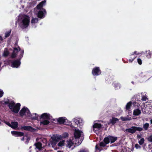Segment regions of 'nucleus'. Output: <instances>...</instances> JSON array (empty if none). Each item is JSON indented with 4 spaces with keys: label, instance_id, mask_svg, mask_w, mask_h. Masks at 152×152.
<instances>
[{
    "label": "nucleus",
    "instance_id": "obj_1",
    "mask_svg": "<svg viewBox=\"0 0 152 152\" xmlns=\"http://www.w3.org/2000/svg\"><path fill=\"white\" fill-rule=\"evenodd\" d=\"M73 124H71L70 126L72 129L74 131V133H83V131L77 128V126L81 129L83 125V119L80 118H75L73 119Z\"/></svg>",
    "mask_w": 152,
    "mask_h": 152
},
{
    "label": "nucleus",
    "instance_id": "obj_2",
    "mask_svg": "<svg viewBox=\"0 0 152 152\" xmlns=\"http://www.w3.org/2000/svg\"><path fill=\"white\" fill-rule=\"evenodd\" d=\"M83 140V136L81 134H74V137L67 141L66 146L70 148L73 144L74 142L77 145L80 144Z\"/></svg>",
    "mask_w": 152,
    "mask_h": 152
},
{
    "label": "nucleus",
    "instance_id": "obj_3",
    "mask_svg": "<svg viewBox=\"0 0 152 152\" xmlns=\"http://www.w3.org/2000/svg\"><path fill=\"white\" fill-rule=\"evenodd\" d=\"M24 51L22 50L20 51V54L19 56V59L15 60H10L8 61V63H11L12 64L11 66L13 68H18L20 64V60L23 56Z\"/></svg>",
    "mask_w": 152,
    "mask_h": 152
},
{
    "label": "nucleus",
    "instance_id": "obj_4",
    "mask_svg": "<svg viewBox=\"0 0 152 152\" xmlns=\"http://www.w3.org/2000/svg\"><path fill=\"white\" fill-rule=\"evenodd\" d=\"M20 106V103H18L15 104L14 101H12L11 102L8 107L12 112L17 113L19 111Z\"/></svg>",
    "mask_w": 152,
    "mask_h": 152
},
{
    "label": "nucleus",
    "instance_id": "obj_5",
    "mask_svg": "<svg viewBox=\"0 0 152 152\" xmlns=\"http://www.w3.org/2000/svg\"><path fill=\"white\" fill-rule=\"evenodd\" d=\"M30 20L28 18H24L19 24V25L22 29L26 28L28 26Z\"/></svg>",
    "mask_w": 152,
    "mask_h": 152
},
{
    "label": "nucleus",
    "instance_id": "obj_6",
    "mask_svg": "<svg viewBox=\"0 0 152 152\" xmlns=\"http://www.w3.org/2000/svg\"><path fill=\"white\" fill-rule=\"evenodd\" d=\"M102 125L100 124L95 123L93 126V129L94 132H99L103 129Z\"/></svg>",
    "mask_w": 152,
    "mask_h": 152
},
{
    "label": "nucleus",
    "instance_id": "obj_7",
    "mask_svg": "<svg viewBox=\"0 0 152 152\" xmlns=\"http://www.w3.org/2000/svg\"><path fill=\"white\" fill-rule=\"evenodd\" d=\"M20 115L23 117L25 115L27 114L28 116H30L31 115V113L28 109L25 107H23L20 110L19 112Z\"/></svg>",
    "mask_w": 152,
    "mask_h": 152
},
{
    "label": "nucleus",
    "instance_id": "obj_8",
    "mask_svg": "<svg viewBox=\"0 0 152 152\" xmlns=\"http://www.w3.org/2000/svg\"><path fill=\"white\" fill-rule=\"evenodd\" d=\"M47 14V12L45 9L44 8H42L41 10H40L37 13V17L40 19H42L44 18Z\"/></svg>",
    "mask_w": 152,
    "mask_h": 152
},
{
    "label": "nucleus",
    "instance_id": "obj_9",
    "mask_svg": "<svg viewBox=\"0 0 152 152\" xmlns=\"http://www.w3.org/2000/svg\"><path fill=\"white\" fill-rule=\"evenodd\" d=\"M117 139V137H114L111 136H108L104 138V141L106 143L109 144L110 142L111 143L114 142Z\"/></svg>",
    "mask_w": 152,
    "mask_h": 152
},
{
    "label": "nucleus",
    "instance_id": "obj_10",
    "mask_svg": "<svg viewBox=\"0 0 152 152\" xmlns=\"http://www.w3.org/2000/svg\"><path fill=\"white\" fill-rule=\"evenodd\" d=\"M56 119L57 122L60 124H64L66 125H69L68 123H67L68 120L65 117H60Z\"/></svg>",
    "mask_w": 152,
    "mask_h": 152
},
{
    "label": "nucleus",
    "instance_id": "obj_11",
    "mask_svg": "<svg viewBox=\"0 0 152 152\" xmlns=\"http://www.w3.org/2000/svg\"><path fill=\"white\" fill-rule=\"evenodd\" d=\"M102 73L100 68L99 67H96L94 68L92 71V74L94 76H98Z\"/></svg>",
    "mask_w": 152,
    "mask_h": 152
},
{
    "label": "nucleus",
    "instance_id": "obj_12",
    "mask_svg": "<svg viewBox=\"0 0 152 152\" xmlns=\"http://www.w3.org/2000/svg\"><path fill=\"white\" fill-rule=\"evenodd\" d=\"M19 50L17 48H14L13 52L11 55V58H16L17 55V54L19 51H21L22 50H20V48L18 46Z\"/></svg>",
    "mask_w": 152,
    "mask_h": 152
},
{
    "label": "nucleus",
    "instance_id": "obj_13",
    "mask_svg": "<svg viewBox=\"0 0 152 152\" xmlns=\"http://www.w3.org/2000/svg\"><path fill=\"white\" fill-rule=\"evenodd\" d=\"M21 129L22 130H25L30 131L31 132H34L36 130L34 128L30 126H21Z\"/></svg>",
    "mask_w": 152,
    "mask_h": 152
},
{
    "label": "nucleus",
    "instance_id": "obj_14",
    "mask_svg": "<svg viewBox=\"0 0 152 152\" xmlns=\"http://www.w3.org/2000/svg\"><path fill=\"white\" fill-rule=\"evenodd\" d=\"M62 137L61 135L57 134L54 135L51 137L52 140L57 142L60 140Z\"/></svg>",
    "mask_w": 152,
    "mask_h": 152
},
{
    "label": "nucleus",
    "instance_id": "obj_15",
    "mask_svg": "<svg viewBox=\"0 0 152 152\" xmlns=\"http://www.w3.org/2000/svg\"><path fill=\"white\" fill-rule=\"evenodd\" d=\"M119 121V119L115 117H113L112 119H110L109 122L107 123L108 125L111 124L112 125L115 124Z\"/></svg>",
    "mask_w": 152,
    "mask_h": 152
},
{
    "label": "nucleus",
    "instance_id": "obj_16",
    "mask_svg": "<svg viewBox=\"0 0 152 152\" xmlns=\"http://www.w3.org/2000/svg\"><path fill=\"white\" fill-rule=\"evenodd\" d=\"M40 118L45 120H50V115L47 113L42 114L40 116Z\"/></svg>",
    "mask_w": 152,
    "mask_h": 152
},
{
    "label": "nucleus",
    "instance_id": "obj_17",
    "mask_svg": "<svg viewBox=\"0 0 152 152\" xmlns=\"http://www.w3.org/2000/svg\"><path fill=\"white\" fill-rule=\"evenodd\" d=\"M46 2V0H44L41 1L40 3L38 4L37 6V10H41L42 8H43L42 7Z\"/></svg>",
    "mask_w": 152,
    "mask_h": 152
},
{
    "label": "nucleus",
    "instance_id": "obj_18",
    "mask_svg": "<svg viewBox=\"0 0 152 152\" xmlns=\"http://www.w3.org/2000/svg\"><path fill=\"white\" fill-rule=\"evenodd\" d=\"M126 131L130 133H134L135 132V126H132L131 128L126 129Z\"/></svg>",
    "mask_w": 152,
    "mask_h": 152
},
{
    "label": "nucleus",
    "instance_id": "obj_19",
    "mask_svg": "<svg viewBox=\"0 0 152 152\" xmlns=\"http://www.w3.org/2000/svg\"><path fill=\"white\" fill-rule=\"evenodd\" d=\"M10 52L8 51L7 48H5L4 50L3 53V56L5 57H7L9 54Z\"/></svg>",
    "mask_w": 152,
    "mask_h": 152
},
{
    "label": "nucleus",
    "instance_id": "obj_20",
    "mask_svg": "<svg viewBox=\"0 0 152 152\" xmlns=\"http://www.w3.org/2000/svg\"><path fill=\"white\" fill-rule=\"evenodd\" d=\"M18 125V122L12 121L11 123V127L12 128L15 129L17 128Z\"/></svg>",
    "mask_w": 152,
    "mask_h": 152
},
{
    "label": "nucleus",
    "instance_id": "obj_21",
    "mask_svg": "<svg viewBox=\"0 0 152 152\" xmlns=\"http://www.w3.org/2000/svg\"><path fill=\"white\" fill-rule=\"evenodd\" d=\"M141 113L140 110L138 108H137V109L134 110L133 113L134 115L137 116L139 115Z\"/></svg>",
    "mask_w": 152,
    "mask_h": 152
},
{
    "label": "nucleus",
    "instance_id": "obj_22",
    "mask_svg": "<svg viewBox=\"0 0 152 152\" xmlns=\"http://www.w3.org/2000/svg\"><path fill=\"white\" fill-rule=\"evenodd\" d=\"M39 115L36 113H33L31 115V118L32 120H37L38 118Z\"/></svg>",
    "mask_w": 152,
    "mask_h": 152
},
{
    "label": "nucleus",
    "instance_id": "obj_23",
    "mask_svg": "<svg viewBox=\"0 0 152 152\" xmlns=\"http://www.w3.org/2000/svg\"><path fill=\"white\" fill-rule=\"evenodd\" d=\"M145 54H146V57L148 58H150L152 55V53H151L150 50L146 51Z\"/></svg>",
    "mask_w": 152,
    "mask_h": 152
},
{
    "label": "nucleus",
    "instance_id": "obj_24",
    "mask_svg": "<svg viewBox=\"0 0 152 152\" xmlns=\"http://www.w3.org/2000/svg\"><path fill=\"white\" fill-rule=\"evenodd\" d=\"M35 145L36 148L40 150L41 149L42 146V144L40 142H38L37 143H35Z\"/></svg>",
    "mask_w": 152,
    "mask_h": 152
},
{
    "label": "nucleus",
    "instance_id": "obj_25",
    "mask_svg": "<svg viewBox=\"0 0 152 152\" xmlns=\"http://www.w3.org/2000/svg\"><path fill=\"white\" fill-rule=\"evenodd\" d=\"M134 97L135 99V100L137 101H140L141 100V98L139 95H135L134 96Z\"/></svg>",
    "mask_w": 152,
    "mask_h": 152
},
{
    "label": "nucleus",
    "instance_id": "obj_26",
    "mask_svg": "<svg viewBox=\"0 0 152 152\" xmlns=\"http://www.w3.org/2000/svg\"><path fill=\"white\" fill-rule=\"evenodd\" d=\"M50 121L47 120H45L41 121L40 124L44 125H47L50 123Z\"/></svg>",
    "mask_w": 152,
    "mask_h": 152
},
{
    "label": "nucleus",
    "instance_id": "obj_27",
    "mask_svg": "<svg viewBox=\"0 0 152 152\" xmlns=\"http://www.w3.org/2000/svg\"><path fill=\"white\" fill-rule=\"evenodd\" d=\"M132 104V103L131 101L128 103L126 106V109L127 110H129L130 108V107Z\"/></svg>",
    "mask_w": 152,
    "mask_h": 152
},
{
    "label": "nucleus",
    "instance_id": "obj_28",
    "mask_svg": "<svg viewBox=\"0 0 152 152\" xmlns=\"http://www.w3.org/2000/svg\"><path fill=\"white\" fill-rule=\"evenodd\" d=\"M65 145V140H62V141H60L58 143V146L59 147H62L63 146Z\"/></svg>",
    "mask_w": 152,
    "mask_h": 152
},
{
    "label": "nucleus",
    "instance_id": "obj_29",
    "mask_svg": "<svg viewBox=\"0 0 152 152\" xmlns=\"http://www.w3.org/2000/svg\"><path fill=\"white\" fill-rule=\"evenodd\" d=\"M103 141L104 142H100L99 144V145L100 146L102 147H105L106 146V145L107 144H108V143H106L105 141H104V139Z\"/></svg>",
    "mask_w": 152,
    "mask_h": 152
},
{
    "label": "nucleus",
    "instance_id": "obj_30",
    "mask_svg": "<svg viewBox=\"0 0 152 152\" xmlns=\"http://www.w3.org/2000/svg\"><path fill=\"white\" fill-rule=\"evenodd\" d=\"M132 104L136 108H139V107L140 106V104L136 102H133Z\"/></svg>",
    "mask_w": 152,
    "mask_h": 152
},
{
    "label": "nucleus",
    "instance_id": "obj_31",
    "mask_svg": "<svg viewBox=\"0 0 152 152\" xmlns=\"http://www.w3.org/2000/svg\"><path fill=\"white\" fill-rule=\"evenodd\" d=\"M149 126V124L148 123H146L143 125V128L145 130H147Z\"/></svg>",
    "mask_w": 152,
    "mask_h": 152
},
{
    "label": "nucleus",
    "instance_id": "obj_32",
    "mask_svg": "<svg viewBox=\"0 0 152 152\" xmlns=\"http://www.w3.org/2000/svg\"><path fill=\"white\" fill-rule=\"evenodd\" d=\"M38 21V19L37 18H33L31 21V23H37Z\"/></svg>",
    "mask_w": 152,
    "mask_h": 152
},
{
    "label": "nucleus",
    "instance_id": "obj_33",
    "mask_svg": "<svg viewBox=\"0 0 152 152\" xmlns=\"http://www.w3.org/2000/svg\"><path fill=\"white\" fill-rule=\"evenodd\" d=\"M11 31V30H10L9 31L6 32L5 33V38H7L9 37Z\"/></svg>",
    "mask_w": 152,
    "mask_h": 152
},
{
    "label": "nucleus",
    "instance_id": "obj_34",
    "mask_svg": "<svg viewBox=\"0 0 152 152\" xmlns=\"http://www.w3.org/2000/svg\"><path fill=\"white\" fill-rule=\"evenodd\" d=\"M57 142L56 141H54L53 140L50 143L52 145V147L53 148L54 147Z\"/></svg>",
    "mask_w": 152,
    "mask_h": 152
},
{
    "label": "nucleus",
    "instance_id": "obj_35",
    "mask_svg": "<svg viewBox=\"0 0 152 152\" xmlns=\"http://www.w3.org/2000/svg\"><path fill=\"white\" fill-rule=\"evenodd\" d=\"M135 131H138L140 132L142 130V128L139 127L135 126Z\"/></svg>",
    "mask_w": 152,
    "mask_h": 152
},
{
    "label": "nucleus",
    "instance_id": "obj_36",
    "mask_svg": "<svg viewBox=\"0 0 152 152\" xmlns=\"http://www.w3.org/2000/svg\"><path fill=\"white\" fill-rule=\"evenodd\" d=\"M147 140L149 142H152V134L149 135L147 137Z\"/></svg>",
    "mask_w": 152,
    "mask_h": 152
},
{
    "label": "nucleus",
    "instance_id": "obj_37",
    "mask_svg": "<svg viewBox=\"0 0 152 152\" xmlns=\"http://www.w3.org/2000/svg\"><path fill=\"white\" fill-rule=\"evenodd\" d=\"M144 142V139L143 138H142L139 141V143L140 145H142Z\"/></svg>",
    "mask_w": 152,
    "mask_h": 152
},
{
    "label": "nucleus",
    "instance_id": "obj_38",
    "mask_svg": "<svg viewBox=\"0 0 152 152\" xmlns=\"http://www.w3.org/2000/svg\"><path fill=\"white\" fill-rule=\"evenodd\" d=\"M141 97V100L142 101H146L148 99L147 97L145 96H143Z\"/></svg>",
    "mask_w": 152,
    "mask_h": 152
},
{
    "label": "nucleus",
    "instance_id": "obj_39",
    "mask_svg": "<svg viewBox=\"0 0 152 152\" xmlns=\"http://www.w3.org/2000/svg\"><path fill=\"white\" fill-rule=\"evenodd\" d=\"M121 119L123 121H125L128 120V119L126 117H121Z\"/></svg>",
    "mask_w": 152,
    "mask_h": 152
},
{
    "label": "nucleus",
    "instance_id": "obj_40",
    "mask_svg": "<svg viewBox=\"0 0 152 152\" xmlns=\"http://www.w3.org/2000/svg\"><path fill=\"white\" fill-rule=\"evenodd\" d=\"M10 102L9 100L8 99L7 101H5L4 103L3 104L4 105L8 104V106L10 104Z\"/></svg>",
    "mask_w": 152,
    "mask_h": 152
},
{
    "label": "nucleus",
    "instance_id": "obj_41",
    "mask_svg": "<svg viewBox=\"0 0 152 152\" xmlns=\"http://www.w3.org/2000/svg\"><path fill=\"white\" fill-rule=\"evenodd\" d=\"M136 56H134L133 58L131 57V59H129V61L130 63L132 62V61L134 60L136 58Z\"/></svg>",
    "mask_w": 152,
    "mask_h": 152
},
{
    "label": "nucleus",
    "instance_id": "obj_42",
    "mask_svg": "<svg viewBox=\"0 0 152 152\" xmlns=\"http://www.w3.org/2000/svg\"><path fill=\"white\" fill-rule=\"evenodd\" d=\"M137 61L139 64L141 65L142 64V61L140 58H138L137 59Z\"/></svg>",
    "mask_w": 152,
    "mask_h": 152
},
{
    "label": "nucleus",
    "instance_id": "obj_43",
    "mask_svg": "<svg viewBox=\"0 0 152 152\" xmlns=\"http://www.w3.org/2000/svg\"><path fill=\"white\" fill-rule=\"evenodd\" d=\"M13 135L16 136H23V134H12Z\"/></svg>",
    "mask_w": 152,
    "mask_h": 152
},
{
    "label": "nucleus",
    "instance_id": "obj_44",
    "mask_svg": "<svg viewBox=\"0 0 152 152\" xmlns=\"http://www.w3.org/2000/svg\"><path fill=\"white\" fill-rule=\"evenodd\" d=\"M4 94V92L3 91H0V98L2 97Z\"/></svg>",
    "mask_w": 152,
    "mask_h": 152
},
{
    "label": "nucleus",
    "instance_id": "obj_45",
    "mask_svg": "<svg viewBox=\"0 0 152 152\" xmlns=\"http://www.w3.org/2000/svg\"><path fill=\"white\" fill-rule=\"evenodd\" d=\"M136 51H134V52H133L131 55H130V56H132L133 55H134L135 54H136V55H138L139 54V53H137Z\"/></svg>",
    "mask_w": 152,
    "mask_h": 152
},
{
    "label": "nucleus",
    "instance_id": "obj_46",
    "mask_svg": "<svg viewBox=\"0 0 152 152\" xmlns=\"http://www.w3.org/2000/svg\"><path fill=\"white\" fill-rule=\"evenodd\" d=\"M11 133H23L22 132H16L13 131L11 132Z\"/></svg>",
    "mask_w": 152,
    "mask_h": 152
},
{
    "label": "nucleus",
    "instance_id": "obj_47",
    "mask_svg": "<svg viewBox=\"0 0 152 152\" xmlns=\"http://www.w3.org/2000/svg\"><path fill=\"white\" fill-rule=\"evenodd\" d=\"M6 124H7L9 126L11 127V124H10L9 122H6Z\"/></svg>",
    "mask_w": 152,
    "mask_h": 152
},
{
    "label": "nucleus",
    "instance_id": "obj_48",
    "mask_svg": "<svg viewBox=\"0 0 152 152\" xmlns=\"http://www.w3.org/2000/svg\"><path fill=\"white\" fill-rule=\"evenodd\" d=\"M135 146L137 148L140 147V145L138 144H136L135 145Z\"/></svg>",
    "mask_w": 152,
    "mask_h": 152
},
{
    "label": "nucleus",
    "instance_id": "obj_49",
    "mask_svg": "<svg viewBox=\"0 0 152 152\" xmlns=\"http://www.w3.org/2000/svg\"><path fill=\"white\" fill-rule=\"evenodd\" d=\"M3 40V39L1 36H0V44L1 43V42H2Z\"/></svg>",
    "mask_w": 152,
    "mask_h": 152
},
{
    "label": "nucleus",
    "instance_id": "obj_50",
    "mask_svg": "<svg viewBox=\"0 0 152 152\" xmlns=\"http://www.w3.org/2000/svg\"><path fill=\"white\" fill-rule=\"evenodd\" d=\"M137 138L140 139L142 137V135L141 134H140V135L138 134L137 135Z\"/></svg>",
    "mask_w": 152,
    "mask_h": 152
},
{
    "label": "nucleus",
    "instance_id": "obj_51",
    "mask_svg": "<svg viewBox=\"0 0 152 152\" xmlns=\"http://www.w3.org/2000/svg\"><path fill=\"white\" fill-rule=\"evenodd\" d=\"M110 78H111V77L110 76H108L105 78V80L107 81L108 80V79H109Z\"/></svg>",
    "mask_w": 152,
    "mask_h": 152
},
{
    "label": "nucleus",
    "instance_id": "obj_52",
    "mask_svg": "<svg viewBox=\"0 0 152 152\" xmlns=\"http://www.w3.org/2000/svg\"><path fill=\"white\" fill-rule=\"evenodd\" d=\"M66 136L64 137V138H65L66 137H67L68 136V134L66 133Z\"/></svg>",
    "mask_w": 152,
    "mask_h": 152
},
{
    "label": "nucleus",
    "instance_id": "obj_53",
    "mask_svg": "<svg viewBox=\"0 0 152 152\" xmlns=\"http://www.w3.org/2000/svg\"><path fill=\"white\" fill-rule=\"evenodd\" d=\"M95 148H96V149H99L97 145H96Z\"/></svg>",
    "mask_w": 152,
    "mask_h": 152
},
{
    "label": "nucleus",
    "instance_id": "obj_54",
    "mask_svg": "<svg viewBox=\"0 0 152 152\" xmlns=\"http://www.w3.org/2000/svg\"><path fill=\"white\" fill-rule=\"evenodd\" d=\"M79 152H85L83 150H80Z\"/></svg>",
    "mask_w": 152,
    "mask_h": 152
},
{
    "label": "nucleus",
    "instance_id": "obj_55",
    "mask_svg": "<svg viewBox=\"0 0 152 152\" xmlns=\"http://www.w3.org/2000/svg\"><path fill=\"white\" fill-rule=\"evenodd\" d=\"M150 123L151 124H152V119L150 120Z\"/></svg>",
    "mask_w": 152,
    "mask_h": 152
},
{
    "label": "nucleus",
    "instance_id": "obj_56",
    "mask_svg": "<svg viewBox=\"0 0 152 152\" xmlns=\"http://www.w3.org/2000/svg\"><path fill=\"white\" fill-rule=\"evenodd\" d=\"M57 152H63L61 151H58Z\"/></svg>",
    "mask_w": 152,
    "mask_h": 152
},
{
    "label": "nucleus",
    "instance_id": "obj_57",
    "mask_svg": "<svg viewBox=\"0 0 152 152\" xmlns=\"http://www.w3.org/2000/svg\"><path fill=\"white\" fill-rule=\"evenodd\" d=\"M53 121H55V119H53Z\"/></svg>",
    "mask_w": 152,
    "mask_h": 152
},
{
    "label": "nucleus",
    "instance_id": "obj_58",
    "mask_svg": "<svg viewBox=\"0 0 152 152\" xmlns=\"http://www.w3.org/2000/svg\"><path fill=\"white\" fill-rule=\"evenodd\" d=\"M118 88H120V86H118Z\"/></svg>",
    "mask_w": 152,
    "mask_h": 152
},
{
    "label": "nucleus",
    "instance_id": "obj_59",
    "mask_svg": "<svg viewBox=\"0 0 152 152\" xmlns=\"http://www.w3.org/2000/svg\"><path fill=\"white\" fill-rule=\"evenodd\" d=\"M64 133H67L66 132H64Z\"/></svg>",
    "mask_w": 152,
    "mask_h": 152
},
{
    "label": "nucleus",
    "instance_id": "obj_60",
    "mask_svg": "<svg viewBox=\"0 0 152 152\" xmlns=\"http://www.w3.org/2000/svg\"><path fill=\"white\" fill-rule=\"evenodd\" d=\"M1 124V122H0V124Z\"/></svg>",
    "mask_w": 152,
    "mask_h": 152
}]
</instances>
